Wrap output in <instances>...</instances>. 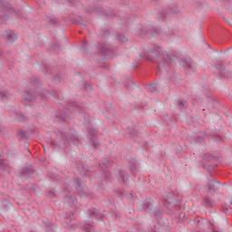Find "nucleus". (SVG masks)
Listing matches in <instances>:
<instances>
[{
	"label": "nucleus",
	"instance_id": "2",
	"mask_svg": "<svg viewBox=\"0 0 232 232\" xmlns=\"http://www.w3.org/2000/svg\"><path fill=\"white\" fill-rule=\"evenodd\" d=\"M17 39V35L14 33H12V31L8 32V35H7V40L9 42H14Z\"/></svg>",
	"mask_w": 232,
	"mask_h": 232
},
{
	"label": "nucleus",
	"instance_id": "1",
	"mask_svg": "<svg viewBox=\"0 0 232 232\" xmlns=\"http://www.w3.org/2000/svg\"><path fill=\"white\" fill-rule=\"evenodd\" d=\"M24 98L25 101L27 102H34L35 101V96H34V94L30 92H27L24 94Z\"/></svg>",
	"mask_w": 232,
	"mask_h": 232
},
{
	"label": "nucleus",
	"instance_id": "3",
	"mask_svg": "<svg viewBox=\"0 0 232 232\" xmlns=\"http://www.w3.org/2000/svg\"><path fill=\"white\" fill-rule=\"evenodd\" d=\"M215 188V182L211 181L208 183V188L213 189Z\"/></svg>",
	"mask_w": 232,
	"mask_h": 232
}]
</instances>
